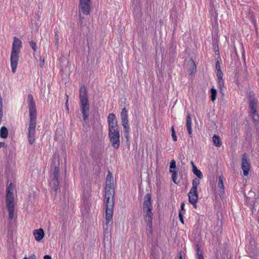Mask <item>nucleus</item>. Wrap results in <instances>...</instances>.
<instances>
[{"instance_id":"nucleus-1","label":"nucleus","mask_w":259,"mask_h":259,"mask_svg":"<svg viewBox=\"0 0 259 259\" xmlns=\"http://www.w3.org/2000/svg\"><path fill=\"white\" fill-rule=\"evenodd\" d=\"M114 180L110 171H108L106 177L105 188V200L106 205V226L105 230H108L109 224L113 218L114 207L113 197L114 190L113 187Z\"/></svg>"},{"instance_id":"nucleus-2","label":"nucleus","mask_w":259,"mask_h":259,"mask_svg":"<svg viewBox=\"0 0 259 259\" xmlns=\"http://www.w3.org/2000/svg\"><path fill=\"white\" fill-rule=\"evenodd\" d=\"M29 108L30 120L28 128L27 137L30 144H33L35 141L36 110L35 103L32 95H29L27 97Z\"/></svg>"},{"instance_id":"nucleus-3","label":"nucleus","mask_w":259,"mask_h":259,"mask_svg":"<svg viewBox=\"0 0 259 259\" xmlns=\"http://www.w3.org/2000/svg\"><path fill=\"white\" fill-rule=\"evenodd\" d=\"M193 174L198 178L193 180L192 181V187L188 194L189 201L193 206L196 208V204L198 199V193L197 187L200 184L199 179L203 178V175L201 171L198 169L196 166H193L192 169Z\"/></svg>"},{"instance_id":"nucleus-4","label":"nucleus","mask_w":259,"mask_h":259,"mask_svg":"<svg viewBox=\"0 0 259 259\" xmlns=\"http://www.w3.org/2000/svg\"><path fill=\"white\" fill-rule=\"evenodd\" d=\"M22 45V41L19 38L14 37L10 56L11 67L13 73H15L17 70Z\"/></svg>"},{"instance_id":"nucleus-5","label":"nucleus","mask_w":259,"mask_h":259,"mask_svg":"<svg viewBox=\"0 0 259 259\" xmlns=\"http://www.w3.org/2000/svg\"><path fill=\"white\" fill-rule=\"evenodd\" d=\"M152 209L151 195L150 193H147L144 197L143 211L145 213V221L150 231H151L152 228L153 213Z\"/></svg>"},{"instance_id":"nucleus-6","label":"nucleus","mask_w":259,"mask_h":259,"mask_svg":"<svg viewBox=\"0 0 259 259\" xmlns=\"http://www.w3.org/2000/svg\"><path fill=\"white\" fill-rule=\"evenodd\" d=\"M79 99L83 119L84 120H86L88 118L90 105L87 88L84 86H82L80 88Z\"/></svg>"},{"instance_id":"nucleus-7","label":"nucleus","mask_w":259,"mask_h":259,"mask_svg":"<svg viewBox=\"0 0 259 259\" xmlns=\"http://www.w3.org/2000/svg\"><path fill=\"white\" fill-rule=\"evenodd\" d=\"M14 187L12 183H10L7 188L6 205L9 212V218L11 220L14 218Z\"/></svg>"},{"instance_id":"nucleus-8","label":"nucleus","mask_w":259,"mask_h":259,"mask_svg":"<svg viewBox=\"0 0 259 259\" xmlns=\"http://www.w3.org/2000/svg\"><path fill=\"white\" fill-rule=\"evenodd\" d=\"M120 116L121 124L124 129V135L127 141L130 137V126L127 118V111L125 108L122 110Z\"/></svg>"},{"instance_id":"nucleus-9","label":"nucleus","mask_w":259,"mask_h":259,"mask_svg":"<svg viewBox=\"0 0 259 259\" xmlns=\"http://www.w3.org/2000/svg\"><path fill=\"white\" fill-rule=\"evenodd\" d=\"M109 137L112 146L118 149L120 143L119 130L109 132Z\"/></svg>"},{"instance_id":"nucleus-10","label":"nucleus","mask_w":259,"mask_h":259,"mask_svg":"<svg viewBox=\"0 0 259 259\" xmlns=\"http://www.w3.org/2000/svg\"><path fill=\"white\" fill-rule=\"evenodd\" d=\"M58 173L59 168L58 167H55L54 171L51 176V181L50 182V185L52 188L54 189L55 191H57L59 185Z\"/></svg>"},{"instance_id":"nucleus-11","label":"nucleus","mask_w":259,"mask_h":259,"mask_svg":"<svg viewBox=\"0 0 259 259\" xmlns=\"http://www.w3.org/2000/svg\"><path fill=\"white\" fill-rule=\"evenodd\" d=\"M241 168L243 170V175L247 176L250 169V164L248 160L246 154H244L242 158Z\"/></svg>"},{"instance_id":"nucleus-12","label":"nucleus","mask_w":259,"mask_h":259,"mask_svg":"<svg viewBox=\"0 0 259 259\" xmlns=\"http://www.w3.org/2000/svg\"><path fill=\"white\" fill-rule=\"evenodd\" d=\"M79 12H82L83 14L89 15L90 12V2H79Z\"/></svg>"},{"instance_id":"nucleus-13","label":"nucleus","mask_w":259,"mask_h":259,"mask_svg":"<svg viewBox=\"0 0 259 259\" xmlns=\"http://www.w3.org/2000/svg\"><path fill=\"white\" fill-rule=\"evenodd\" d=\"M218 188L219 189V194L221 197H223L225 194V187L223 183V178L222 176L219 177V182L218 184Z\"/></svg>"},{"instance_id":"nucleus-14","label":"nucleus","mask_w":259,"mask_h":259,"mask_svg":"<svg viewBox=\"0 0 259 259\" xmlns=\"http://www.w3.org/2000/svg\"><path fill=\"white\" fill-rule=\"evenodd\" d=\"M33 234L37 241H40L42 240L45 235V233L42 229L34 230Z\"/></svg>"},{"instance_id":"nucleus-15","label":"nucleus","mask_w":259,"mask_h":259,"mask_svg":"<svg viewBox=\"0 0 259 259\" xmlns=\"http://www.w3.org/2000/svg\"><path fill=\"white\" fill-rule=\"evenodd\" d=\"M186 127L189 135L191 137L192 135V119L190 114H188L187 116Z\"/></svg>"},{"instance_id":"nucleus-16","label":"nucleus","mask_w":259,"mask_h":259,"mask_svg":"<svg viewBox=\"0 0 259 259\" xmlns=\"http://www.w3.org/2000/svg\"><path fill=\"white\" fill-rule=\"evenodd\" d=\"M189 65L190 66L191 68L189 69L190 74L191 75L194 74L196 72V65L195 62L192 59H191L188 62Z\"/></svg>"},{"instance_id":"nucleus-17","label":"nucleus","mask_w":259,"mask_h":259,"mask_svg":"<svg viewBox=\"0 0 259 259\" xmlns=\"http://www.w3.org/2000/svg\"><path fill=\"white\" fill-rule=\"evenodd\" d=\"M108 130L109 132L119 130L117 121L108 124Z\"/></svg>"},{"instance_id":"nucleus-18","label":"nucleus","mask_w":259,"mask_h":259,"mask_svg":"<svg viewBox=\"0 0 259 259\" xmlns=\"http://www.w3.org/2000/svg\"><path fill=\"white\" fill-rule=\"evenodd\" d=\"M8 135V130L5 126H2L0 129V137L2 138L6 139Z\"/></svg>"},{"instance_id":"nucleus-19","label":"nucleus","mask_w":259,"mask_h":259,"mask_svg":"<svg viewBox=\"0 0 259 259\" xmlns=\"http://www.w3.org/2000/svg\"><path fill=\"white\" fill-rule=\"evenodd\" d=\"M212 141L215 146L220 147L221 146L220 138L218 136L214 135L212 137Z\"/></svg>"},{"instance_id":"nucleus-20","label":"nucleus","mask_w":259,"mask_h":259,"mask_svg":"<svg viewBox=\"0 0 259 259\" xmlns=\"http://www.w3.org/2000/svg\"><path fill=\"white\" fill-rule=\"evenodd\" d=\"M108 124L117 121L116 116L113 113H110L107 117Z\"/></svg>"},{"instance_id":"nucleus-21","label":"nucleus","mask_w":259,"mask_h":259,"mask_svg":"<svg viewBox=\"0 0 259 259\" xmlns=\"http://www.w3.org/2000/svg\"><path fill=\"white\" fill-rule=\"evenodd\" d=\"M250 108L253 115V118L254 120H256L258 117V116L256 114V111L255 106H254L253 105H252V102H251V104L250 105Z\"/></svg>"},{"instance_id":"nucleus-22","label":"nucleus","mask_w":259,"mask_h":259,"mask_svg":"<svg viewBox=\"0 0 259 259\" xmlns=\"http://www.w3.org/2000/svg\"><path fill=\"white\" fill-rule=\"evenodd\" d=\"M169 172L172 173L171 178L174 183L177 184V172L172 169H169Z\"/></svg>"},{"instance_id":"nucleus-23","label":"nucleus","mask_w":259,"mask_h":259,"mask_svg":"<svg viewBox=\"0 0 259 259\" xmlns=\"http://www.w3.org/2000/svg\"><path fill=\"white\" fill-rule=\"evenodd\" d=\"M210 93H211V100L212 101H214L216 99V96H217V90L214 89L213 88H212L210 90Z\"/></svg>"},{"instance_id":"nucleus-24","label":"nucleus","mask_w":259,"mask_h":259,"mask_svg":"<svg viewBox=\"0 0 259 259\" xmlns=\"http://www.w3.org/2000/svg\"><path fill=\"white\" fill-rule=\"evenodd\" d=\"M171 137L172 138V140L174 141H177V137L176 134V132L175 131V128L174 126H172L171 128Z\"/></svg>"},{"instance_id":"nucleus-25","label":"nucleus","mask_w":259,"mask_h":259,"mask_svg":"<svg viewBox=\"0 0 259 259\" xmlns=\"http://www.w3.org/2000/svg\"><path fill=\"white\" fill-rule=\"evenodd\" d=\"M218 85L220 90L222 91L224 85V82L223 79H218Z\"/></svg>"},{"instance_id":"nucleus-26","label":"nucleus","mask_w":259,"mask_h":259,"mask_svg":"<svg viewBox=\"0 0 259 259\" xmlns=\"http://www.w3.org/2000/svg\"><path fill=\"white\" fill-rule=\"evenodd\" d=\"M29 44L31 48L33 49V51L36 52L37 49L36 42L33 41H31L29 42Z\"/></svg>"},{"instance_id":"nucleus-27","label":"nucleus","mask_w":259,"mask_h":259,"mask_svg":"<svg viewBox=\"0 0 259 259\" xmlns=\"http://www.w3.org/2000/svg\"><path fill=\"white\" fill-rule=\"evenodd\" d=\"M176 167V161L175 160H171L170 162V165H169V169H172L173 168H175Z\"/></svg>"},{"instance_id":"nucleus-28","label":"nucleus","mask_w":259,"mask_h":259,"mask_svg":"<svg viewBox=\"0 0 259 259\" xmlns=\"http://www.w3.org/2000/svg\"><path fill=\"white\" fill-rule=\"evenodd\" d=\"M217 76L218 79H223V74L222 71H217Z\"/></svg>"},{"instance_id":"nucleus-29","label":"nucleus","mask_w":259,"mask_h":259,"mask_svg":"<svg viewBox=\"0 0 259 259\" xmlns=\"http://www.w3.org/2000/svg\"><path fill=\"white\" fill-rule=\"evenodd\" d=\"M215 68L217 71H221V64L219 61H218L215 64Z\"/></svg>"},{"instance_id":"nucleus-30","label":"nucleus","mask_w":259,"mask_h":259,"mask_svg":"<svg viewBox=\"0 0 259 259\" xmlns=\"http://www.w3.org/2000/svg\"><path fill=\"white\" fill-rule=\"evenodd\" d=\"M179 218L180 219V220L181 222L183 224H184V220H183V214L181 213V212H180L179 213Z\"/></svg>"},{"instance_id":"nucleus-31","label":"nucleus","mask_w":259,"mask_h":259,"mask_svg":"<svg viewBox=\"0 0 259 259\" xmlns=\"http://www.w3.org/2000/svg\"><path fill=\"white\" fill-rule=\"evenodd\" d=\"M23 259H36V256L34 254H31L28 258L25 257Z\"/></svg>"},{"instance_id":"nucleus-32","label":"nucleus","mask_w":259,"mask_h":259,"mask_svg":"<svg viewBox=\"0 0 259 259\" xmlns=\"http://www.w3.org/2000/svg\"><path fill=\"white\" fill-rule=\"evenodd\" d=\"M55 39H56V40L58 41V40L59 39V35L58 34L57 31H55Z\"/></svg>"},{"instance_id":"nucleus-33","label":"nucleus","mask_w":259,"mask_h":259,"mask_svg":"<svg viewBox=\"0 0 259 259\" xmlns=\"http://www.w3.org/2000/svg\"><path fill=\"white\" fill-rule=\"evenodd\" d=\"M184 207H185V203L184 202H182L181 204V209L182 210H184Z\"/></svg>"},{"instance_id":"nucleus-34","label":"nucleus","mask_w":259,"mask_h":259,"mask_svg":"<svg viewBox=\"0 0 259 259\" xmlns=\"http://www.w3.org/2000/svg\"><path fill=\"white\" fill-rule=\"evenodd\" d=\"M44 259H52V257L50 255H46L44 256Z\"/></svg>"},{"instance_id":"nucleus-35","label":"nucleus","mask_w":259,"mask_h":259,"mask_svg":"<svg viewBox=\"0 0 259 259\" xmlns=\"http://www.w3.org/2000/svg\"><path fill=\"white\" fill-rule=\"evenodd\" d=\"M251 102H252V105H253V106H255V104H256V101L254 99H251L250 101V104H251Z\"/></svg>"},{"instance_id":"nucleus-36","label":"nucleus","mask_w":259,"mask_h":259,"mask_svg":"<svg viewBox=\"0 0 259 259\" xmlns=\"http://www.w3.org/2000/svg\"><path fill=\"white\" fill-rule=\"evenodd\" d=\"M5 146V143H3V142H0V148L3 147H4Z\"/></svg>"},{"instance_id":"nucleus-37","label":"nucleus","mask_w":259,"mask_h":259,"mask_svg":"<svg viewBox=\"0 0 259 259\" xmlns=\"http://www.w3.org/2000/svg\"><path fill=\"white\" fill-rule=\"evenodd\" d=\"M198 259H204L203 256L200 254L198 255Z\"/></svg>"},{"instance_id":"nucleus-38","label":"nucleus","mask_w":259,"mask_h":259,"mask_svg":"<svg viewBox=\"0 0 259 259\" xmlns=\"http://www.w3.org/2000/svg\"><path fill=\"white\" fill-rule=\"evenodd\" d=\"M90 2V0H80V2Z\"/></svg>"},{"instance_id":"nucleus-39","label":"nucleus","mask_w":259,"mask_h":259,"mask_svg":"<svg viewBox=\"0 0 259 259\" xmlns=\"http://www.w3.org/2000/svg\"><path fill=\"white\" fill-rule=\"evenodd\" d=\"M44 60H42V62H41V64H40V66H41V67H42V66H43V65H44Z\"/></svg>"},{"instance_id":"nucleus-40","label":"nucleus","mask_w":259,"mask_h":259,"mask_svg":"<svg viewBox=\"0 0 259 259\" xmlns=\"http://www.w3.org/2000/svg\"><path fill=\"white\" fill-rule=\"evenodd\" d=\"M191 164L192 165V169H193V166H195V165H194V162L193 161H191Z\"/></svg>"},{"instance_id":"nucleus-41","label":"nucleus","mask_w":259,"mask_h":259,"mask_svg":"<svg viewBox=\"0 0 259 259\" xmlns=\"http://www.w3.org/2000/svg\"><path fill=\"white\" fill-rule=\"evenodd\" d=\"M179 259H183L182 255H180L179 257Z\"/></svg>"}]
</instances>
